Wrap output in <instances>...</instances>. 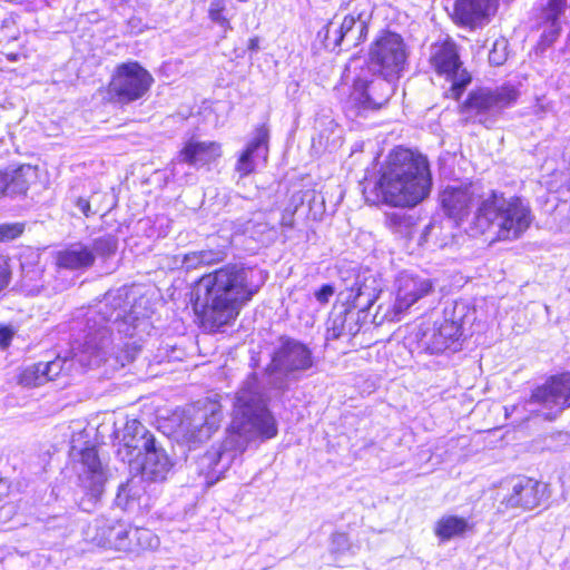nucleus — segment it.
Here are the masks:
<instances>
[{"mask_svg": "<svg viewBox=\"0 0 570 570\" xmlns=\"http://www.w3.org/2000/svg\"><path fill=\"white\" fill-rule=\"evenodd\" d=\"M105 324L92 320L85 342L73 350L71 361L56 357L53 361L36 364L37 380L51 381L62 372L68 371L67 364L77 362L83 367H98L101 364H109L111 368L125 366L135 360L140 351V344L134 338L139 316L136 311L122 316L118 311L114 320L101 318ZM91 322V320H89Z\"/></svg>", "mask_w": 570, "mask_h": 570, "instance_id": "1", "label": "nucleus"}, {"mask_svg": "<svg viewBox=\"0 0 570 570\" xmlns=\"http://www.w3.org/2000/svg\"><path fill=\"white\" fill-rule=\"evenodd\" d=\"M407 59L403 38L391 31H382L373 41L368 52V66L356 71L360 59H352L344 79L352 80L348 104L356 109L381 108L392 97L395 80L401 76Z\"/></svg>", "mask_w": 570, "mask_h": 570, "instance_id": "2", "label": "nucleus"}, {"mask_svg": "<svg viewBox=\"0 0 570 570\" xmlns=\"http://www.w3.org/2000/svg\"><path fill=\"white\" fill-rule=\"evenodd\" d=\"M266 279L267 273L257 266L226 264L199 278L196 305L203 306L208 322L220 327L236 320Z\"/></svg>", "mask_w": 570, "mask_h": 570, "instance_id": "3", "label": "nucleus"}, {"mask_svg": "<svg viewBox=\"0 0 570 570\" xmlns=\"http://www.w3.org/2000/svg\"><path fill=\"white\" fill-rule=\"evenodd\" d=\"M277 423L255 375L249 376L235 395L232 421L227 436L217 451H210L205 460L214 472H222L240 455L248 444L277 435Z\"/></svg>", "mask_w": 570, "mask_h": 570, "instance_id": "4", "label": "nucleus"}, {"mask_svg": "<svg viewBox=\"0 0 570 570\" xmlns=\"http://www.w3.org/2000/svg\"><path fill=\"white\" fill-rule=\"evenodd\" d=\"M118 455L129 463L131 470L140 472V476L131 478L119 488L117 503L127 510L147 507L148 499L141 494L142 480L164 481L171 469V462L164 449L158 448L154 435L138 420H127Z\"/></svg>", "mask_w": 570, "mask_h": 570, "instance_id": "5", "label": "nucleus"}, {"mask_svg": "<svg viewBox=\"0 0 570 570\" xmlns=\"http://www.w3.org/2000/svg\"><path fill=\"white\" fill-rule=\"evenodd\" d=\"M432 179L425 157L396 148L387 157L375 184L377 197L393 207H414L425 199Z\"/></svg>", "mask_w": 570, "mask_h": 570, "instance_id": "6", "label": "nucleus"}, {"mask_svg": "<svg viewBox=\"0 0 570 570\" xmlns=\"http://www.w3.org/2000/svg\"><path fill=\"white\" fill-rule=\"evenodd\" d=\"M531 222L530 208L520 198H504L502 194L491 190L473 213L466 230L475 236L495 227L499 239L512 240L519 238Z\"/></svg>", "mask_w": 570, "mask_h": 570, "instance_id": "7", "label": "nucleus"}, {"mask_svg": "<svg viewBox=\"0 0 570 570\" xmlns=\"http://www.w3.org/2000/svg\"><path fill=\"white\" fill-rule=\"evenodd\" d=\"M372 17L370 0H357L352 13L345 16L341 22L330 21L318 36L324 38L325 46L335 49L346 41L350 46H357L365 40L368 22Z\"/></svg>", "mask_w": 570, "mask_h": 570, "instance_id": "8", "label": "nucleus"}, {"mask_svg": "<svg viewBox=\"0 0 570 570\" xmlns=\"http://www.w3.org/2000/svg\"><path fill=\"white\" fill-rule=\"evenodd\" d=\"M117 249V239L111 235L96 238L90 244L75 243L55 254L58 268L83 271L91 267L97 257H107Z\"/></svg>", "mask_w": 570, "mask_h": 570, "instance_id": "9", "label": "nucleus"}, {"mask_svg": "<svg viewBox=\"0 0 570 570\" xmlns=\"http://www.w3.org/2000/svg\"><path fill=\"white\" fill-rule=\"evenodd\" d=\"M394 287V302L384 313V317L392 322L400 321L414 304L429 296L434 289V284L426 276L403 272L396 277Z\"/></svg>", "mask_w": 570, "mask_h": 570, "instance_id": "10", "label": "nucleus"}, {"mask_svg": "<svg viewBox=\"0 0 570 570\" xmlns=\"http://www.w3.org/2000/svg\"><path fill=\"white\" fill-rule=\"evenodd\" d=\"M430 61L436 73L451 82L449 97L459 99L465 86L470 83L471 77L461 67L455 45L452 41L433 45Z\"/></svg>", "mask_w": 570, "mask_h": 570, "instance_id": "11", "label": "nucleus"}, {"mask_svg": "<svg viewBox=\"0 0 570 570\" xmlns=\"http://www.w3.org/2000/svg\"><path fill=\"white\" fill-rule=\"evenodd\" d=\"M487 196L482 188L473 184L449 185L440 193V203L444 214L461 225L466 222L471 210H478L481 200Z\"/></svg>", "mask_w": 570, "mask_h": 570, "instance_id": "12", "label": "nucleus"}, {"mask_svg": "<svg viewBox=\"0 0 570 570\" xmlns=\"http://www.w3.org/2000/svg\"><path fill=\"white\" fill-rule=\"evenodd\" d=\"M153 77L137 62H126L117 67L109 83L110 94L120 102L141 98L150 88Z\"/></svg>", "mask_w": 570, "mask_h": 570, "instance_id": "13", "label": "nucleus"}, {"mask_svg": "<svg viewBox=\"0 0 570 570\" xmlns=\"http://www.w3.org/2000/svg\"><path fill=\"white\" fill-rule=\"evenodd\" d=\"M514 99L515 92L512 89L502 88L498 91L480 89L469 96L461 110L466 120L489 126L492 124V117Z\"/></svg>", "mask_w": 570, "mask_h": 570, "instance_id": "14", "label": "nucleus"}, {"mask_svg": "<svg viewBox=\"0 0 570 570\" xmlns=\"http://www.w3.org/2000/svg\"><path fill=\"white\" fill-rule=\"evenodd\" d=\"M222 419L220 405L215 401H207L203 406H193L188 410L179 432L188 442H205L217 431Z\"/></svg>", "mask_w": 570, "mask_h": 570, "instance_id": "15", "label": "nucleus"}, {"mask_svg": "<svg viewBox=\"0 0 570 570\" xmlns=\"http://www.w3.org/2000/svg\"><path fill=\"white\" fill-rule=\"evenodd\" d=\"M78 478L81 487L89 497L87 501L80 502V508L89 511L95 507L98 498L102 493L106 481V473L101 466L97 451L94 448H87L81 451L78 463Z\"/></svg>", "mask_w": 570, "mask_h": 570, "instance_id": "16", "label": "nucleus"}, {"mask_svg": "<svg viewBox=\"0 0 570 570\" xmlns=\"http://www.w3.org/2000/svg\"><path fill=\"white\" fill-rule=\"evenodd\" d=\"M130 525L120 521H97L96 533L88 538L98 547L130 553L134 549V541L130 535Z\"/></svg>", "mask_w": 570, "mask_h": 570, "instance_id": "17", "label": "nucleus"}, {"mask_svg": "<svg viewBox=\"0 0 570 570\" xmlns=\"http://www.w3.org/2000/svg\"><path fill=\"white\" fill-rule=\"evenodd\" d=\"M460 336L459 323L444 316L434 321L433 327L424 332L422 343L430 353L438 354L449 348L456 350Z\"/></svg>", "mask_w": 570, "mask_h": 570, "instance_id": "18", "label": "nucleus"}, {"mask_svg": "<svg viewBox=\"0 0 570 570\" xmlns=\"http://www.w3.org/2000/svg\"><path fill=\"white\" fill-rule=\"evenodd\" d=\"M531 399L550 410L561 411L570 406V373L551 377L534 390Z\"/></svg>", "mask_w": 570, "mask_h": 570, "instance_id": "19", "label": "nucleus"}, {"mask_svg": "<svg viewBox=\"0 0 570 570\" xmlns=\"http://www.w3.org/2000/svg\"><path fill=\"white\" fill-rule=\"evenodd\" d=\"M269 130L266 125L255 128L252 139L240 153L235 170L240 177L252 174L259 160H266L268 151Z\"/></svg>", "mask_w": 570, "mask_h": 570, "instance_id": "20", "label": "nucleus"}, {"mask_svg": "<svg viewBox=\"0 0 570 570\" xmlns=\"http://www.w3.org/2000/svg\"><path fill=\"white\" fill-rule=\"evenodd\" d=\"M548 497V485L531 478L518 480L511 494L504 500L508 508L532 510Z\"/></svg>", "mask_w": 570, "mask_h": 570, "instance_id": "21", "label": "nucleus"}, {"mask_svg": "<svg viewBox=\"0 0 570 570\" xmlns=\"http://www.w3.org/2000/svg\"><path fill=\"white\" fill-rule=\"evenodd\" d=\"M498 9V0H455L454 19L470 28L484 26Z\"/></svg>", "mask_w": 570, "mask_h": 570, "instance_id": "22", "label": "nucleus"}, {"mask_svg": "<svg viewBox=\"0 0 570 570\" xmlns=\"http://www.w3.org/2000/svg\"><path fill=\"white\" fill-rule=\"evenodd\" d=\"M222 156L220 144L216 141L188 139L180 149L176 161L200 168L216 161Z\"/></svg>", "mask_w": 570, "mask_h": 570, "instance_id": "23", "label": "nucleus"}, {"mask_svg": "<svg viewBox=\"0 0 570 570\" xmlns=\"http://www.w3.org/2000/svg\"><path fill=\"white\" fill-rule=\"evenodd\" d=\"M275 368L281 371H301L312 366L311 351L303 344L292 341L285 343L273 358Z\"/></svg>", "mask_w": 570, "mask_h": 570, "instance_id": "24", "label": "nucleus"}, {"mask_svg": "<svg viewBox=\"0 0 570 570\" xmlns=\"http://www.w3.org/2000/svg\"><path fill=\"white\" fill-rule=\"evenodd\" d=\"M22 274L20 278V291L27 296H37L46 289V281L43 278V268L36 265L22 264Z\"/></svg>", "mask_w": 570, "mask_h": 570, "instance_id": "25", "label": "nucleus"}, {"mask_svg": "<svg viewBox=\"0 0 570 570\" xmlns=\"http://www.w3.org/2000/svg\"><path fill=\"white\" fill-rule=\"evenodd\" d=\"M176 266L185 268L186 271L196 269L202 266L219 263L224 259V253L213 249H204L190 252L183 256H176Z\"/></svg>", "mask_w": 570, "mask_h": 570, "instance_id": "26", "label": "nucleus"}, {"mask_svg": "<svg viewBox=\"0 0 570 570\" xmlns=\"http://www.w3.org/2000/svg\"><path fill=\"white\" fill-rule=\"evenodd\" d=\"M472 525L465 518L456 515H444L435 524L434 532L442 541L461 537L470 531Z\"/></svg>", "mask_w": 570, "mask_h": 570, "instance_id": "27", "label": "nucleus"}, {"mask_svg": "<svg viewBox=\"0 0 570 570\" xmlns=\"http://www.w3.org/2000/svg\"><path fill=\"white\" fill-rule=\"evenodd\" d=\"M9 178V195L24 194L30 184L37 178V169L30 165H22L16 169H6Z\"/></svg>", "mask_w": 570, "mask_h": 570, "instance_id": "28", "label": "nucleus"}, {"mask_svg": "<svg viewBox=\"0 0 570 570\" xmlns=\"http://www.w3.org/2000/svg\"><path fill=\"white\" fill-rule=\"evenodd\" d=\"M570 6V0H547L543 8V18L550 23L549 36L550 40L559 33L560 17L566 9Z\"/></svg>", "mask_w": 570, "mask_h": 570, "instance_id": "29", "label": "nucleus"}, {"mask_svg": "<svg viewBox=\"0 0 570 570\" xmlns=\"http://www.w3.org/2000/svg\"><path fill=\"white\" fill-rule=\"evenodd\" d=\"M130 535L134 541V549L130 553L139 550H154L159 546V538L149 529L145 528H130Z\"/></svg>", "mask_w": 570, "mask_h": 570, "instance_id": "30", "label": "nucleus"}, {"mask_svg": "<svg viewBox=\"0 0 570 570\" xmlns=\"http://www.w3.org/2000/svg\"><path fill=\"white\" fill-rule=\"evenodd\" d=\"M352 292H354V288H352ZM377 298L376 288L368 287L366 284L358 285L356 284L355 288V295L353 297V303L356 307H360L362 309L370 308L375 299Z\"/></svg>", "mask_w": 570, "mask_h": 570, "instance_id": "31", "label": "nucleus"}, {"mask_svg": "<svg viewBox=\"0 0 570 570\" xmlns=\"http://www.w3.org/2000/svg\"><path fill=\"white\" fill-rule=\"evenodd\" d=\"M227 0H212L208 8L209 19L222 27L224 31L232 29L229 19L224 14Z\"/></svg>", "mask_w": 570, "mask_h": 570, "instance_id": "32", "label": "nucleus"}, {"mask_svg": "<svg viewBox=\"0 0 570 570\" xmlns=\"http://www.w3.org/2000/svg\"><path fill=\"white\" fill-rule=\"evenodd\" d=\"M386 225L393 233L406 235L410 230L411 218L402 213H391L386 216Z\"/></svg>", "mask_w": 570, "mask_h": 570, "instance_id": "33", "label": "nucleus"}, {"mask_svg": "<svg viewBox=\"0 0 570 570\" xmlns=\"http://www.w3.org/2000/svg\"><path fill=\"white\" fill-rule=\"evenodd\" d=\"M507 59V42L504 39L495 40L489 53V61L494 66H501Z\"/></svg>", "mask_w": 570, "mask_h": 570, "instance_id": "34", "label": "nucleus"}, {"mask_svg": "<svg viewBox=\"0 0 570 570\" xmlns=\"http://www.w3.org/2000/svg\"><path fill=\"white\" fill-rule=\"evenodd\" d=\"M23 230L20 224L0 225V242L9 240L18 237Z\"/></svg>", "mask_w": 570, "mask_h": 570, "instance_id": "35", "label": "nucleus"}, {"mask_svg": "<svg viewBox=\"0 0 570 570\" xmlns=\"http://www.w3.org/2000/svg\"><path fill=\"white\" fill-rule=\"evenodd\" d=\"M10 275L11 273L7 261L0 257V292L8 286Z\"/></svg>", "mask_w": 570, "mask_h": 570, "instance_id": "36", "label": "nucleus"}, {"mask_svg": "<svg viewBox=\"0 0 570 570\" xmlns=\"http://www.w3.org/2000/svg\"><path fill=\"white\" fill-rule=\"evenodd\" d=\"M333 294H334V287L326 284V285H323L318 291L315 292V298L321 304H326V303H328V301L333 296Z\"/></svg>", "mask_w": 570, "mask_h": 570, "instance_id": "37", "label": "nucleus"}, {"mask_svg": "<svg viewBox=\"0 0 570 570\" xmlns=\"http://www.w3.org/2000/svg\"><path fill=\"white\" fill-rule=\"evenodd\" d=\"M13 334L14 331L10 326L0 325V348H6L10 344Z\"/></svg>", "mask_w": 570, "mask_h": 570, "instance_id": "38", "label": "nucleus"}, {"mask_svg": "<svg viewBox=\"0 0 570 570\" xmlns=\"http://www.w3.org/2000/svg\"><path fill=\"white\" fill-rule=\"evenodd\" d=\"M333 546L337 550H343L344 548H346L348 546V540H347L346 534H344V533L334 534L333 535Z\"/></svg>", "mask_w": 570, "mask_h": 570, "instance_id": "39", "label": "nucleus"}, {"mask_svg": "<svg viewBox=\"0 0 570 570\" xmlns=\"http://www.w3.org/2000/svg\"><path fill=\"white\" fill-rule=\"evenodd\" d=\"M76 206L79 208V210L85 215V216H90L91 214V208H90V203L89 200L85 199V198H78L77 199V203H76Z\"/></svg>", "mask_w": 570, "mask_h": 570, "instance_id": "40", "label": "nucleus"}, {"mask_svg": "<svg viewBox=\"0 0 570 570\" xmlns=\"http://www.w3.org/2000/svg\"><path fill=\"white\" fill-rule=\"evenodd\" d=\"M6 194L9 195V178L3 170L0 171V197Z\"/></svg>", "mask_w": 570, "mask_h": 570, "instance_id": "41", "label": "nucleus"}, {"mask_svg": "<svg viewBox=\"0 0 570 570\" xmlns=\"http://www.w3.org/2000/svg\"><path fill=\"white\" fill-rule=\"evenodd\" d=\"M7 490H8L7 481L3 479H0V498H2L7 493Z\"/></svg>", "mask_w": 570, "mask_h": 570, "instance_id": "42", "label": "nucleus"}, {"mask_svg": "<svg viewBox=\"0 0 570 570\" xmlns=\"http://www.w3.org/2000/svg\"><path fill=\"white\" fill-rule=\"evenodd\" d=\"M258 47V40L256 38L254 39H250L249 41V48L250 49H256Z\"/></svg>", "mask_w": 570, "mask_h": 570, "instance_id": "43", "label": "nucleus"}]
</instances>
